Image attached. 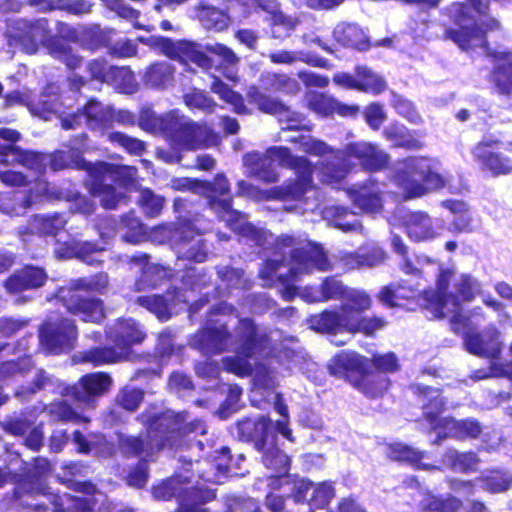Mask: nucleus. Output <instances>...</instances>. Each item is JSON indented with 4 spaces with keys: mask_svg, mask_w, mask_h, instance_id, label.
I'll use <instances>...</instances> for the list:
<instances>
[{
    "mask_svg": "<svg viewBox=\"0 0 512 512\" xmlns=\"http://www.w3.org/2000/svg\"><path fill=\"white\" fill-rule=\"evenodd\" d=\"M496 142L482 141L473 149L475 160L481 168L493 175L509 174L512 172V160L495 150Z\"/></svg>",
    "mask_w": 512,
    "mask_h": 512,
    "instance_id": "obj_24",
    "label": "nucleus"
},
{
    "mask_svg": "<svg viewBox=\"0 0 512 512\" xmlns=\"http://www.w3.org/2000/svg\"><path fill=\"white\" fill-rule=\"evenodd\" d=\"M351 198L354 204L364 212H376L382 204L378 190L374 185L362 186L358 191L352 192Z\"/></svg>",
    "mask_w": 512,
    "mask_h": 512,
    "instance_id": "obj_50",
    "label": "nucleus"
},
{
    "mask_svg": "<svg viewBox=\"0 0 512 512\" xmlns=\"http://www.w3.org/2000/svg\"><path fill=\"white\" fill-rule=\"evenodd\" d=\"M344 329L350 334L363 333L365 335H372L375 331L382 329L385 326L383 319L378 317H356L351 313L346 315V320L343 322Z\"/></svg>",
    "mask_w": 512,
    "mask_h": 512,
    "instance_id": "obj_45",
    "label": "nucleus"
},
{
    "mask_svg": "<svg viewBox=\"0 0 512 512\" xmlns=\"http://www.w3.org/2000/svg\"><path fill=\"white\" fill-rule=\"evenodd\" d=\"M64 305L70 313L79 316L85 322H99L105 317L103 304L99 299H88L72 294L65 300Z\"/></svg>",
    "mask_w": 512,
    "mask_h": 512,
    "instance_id": "obj_28",
    "label": "nucleus"
},
{
    "mask_svg": "<svg viewBox=\"0 0 512 512\" xmlns=\"http://www.w3.org/2000/svg\"><path fill=\"white\" fill-rule=\"evenodd\" d=\"M244 162L246 166L251 167L250 172L255 177L267 183L276 182L279 177L272 165L273 162L292 169L295 172L296 179L266 191H262L245 181H239L238 193L242 196L254 200H300L307 193L315 194V186L312 181V163L306 157L293 155L286 147H271L265 155L247 154L244 157Z\"/></svg>",
    "mask_w": 512,
    "mask_h": 512,
    "instance_id": "obj_2",
    "label": "nucleus"
},
{
    "mask_svg": "<svg viewBox=\"0 0 512 512\" xmlns=\"http://www.w3.org/2000/svg\"><path fill=\"white\" fill-rule=\"evenodd\" d=\"M486 5L480 0H467L453 6L456 29L448 31V36L461 49L482 47L484 31L477 27V21L485 14Z\"/></svg>",
    "mask_w": 512,
    "mask_h": 512,
    "instance_id": "obj_13",
    "label": "nucleus"
},
{
    "mask_svg": "<svg viewBox=\"0 0 512 512\" xmlns=\"http://www.w3.org/2000/svg\"><path fill=\"white\" fill-rule=\"evenodd\" d=\"M47 27L48 22L45 19L35 22L18 20L9 29V35L27 54L36 53L38 44L42 43L47 46L52 57L64 62L69 68L78 67L81 58L69 46L59 40H49Z\"/></svg>",
    "mask_w": 512,
    "mask_h": 512,
    "instance_id": "obj_9",
    "label": "nucleus"
},
{
    "mask_svg": "<svg viewBox=\"0 0 512 512\" xmlns=\"http://www.w3.org/2000/svg\"><path fill=\"white\" fill-rule=\"evenodd\" d=\"M452 272L442 270L436 280V291H425L422 306L433 318H450L451 328L455 333L465 334L464 345L471 354L497 359L502 350L501 333L495 326H488L482 333L466 331L469 318L461 314V305L456 297L447 294Z\"/></svg>",
    "mask_w": 512,
    "mask_h": 512,
    "instance_id": "obj_3",
    "label": "nucleus"
},
{
    "mask_svg": "<svg viewBox=\"0 0 512 512\" xmlns=\"http://www.w3.org/2000/svg\"><path fill=\"white\" fill-rule=\"evenodd\" d=\"M259 6L269 13V22L272 25V34L276 38H283L290 34L297 26V21L291 17L285 16L277 10V4L274 0L260 1Z\"/></svg>",
    "mask_w": 512,
    "mask_h": 512,
    "instance_id": "obj_38",
    "label": "nucleus"
},
{
    "mask_svg": "<svg viewBox=\"0 0 512 512\" xmlns=\"http://www.w3.org/2000/svg\"><path fill=\"white\" fill-rule=\"evenodd\" d=\"M385 259V252L378 247L370 250H363L356 253H350L342 257L344 268L356 269L361 267H373L382 263Z\"/></svg>",
    "mask_w": 512,
    "mask_h": 512,
    "instance_id": "obj_41",
    "label": "nucleus"
},
{
    "mask_svg": "<svg viewBox=\"0 0 512 512\" xmlns=\"http://www.w3.org/2000/svg\"><path fill=\"white\" fill-rule=\"evenodd\" d=\"M455 286H456L457 292L460 294L462 299L465 301H470L476 295L481 293L480 282L468 274L460 275L455 283Z\"/></svg>",
    "mask_w": 512,
    "mask_h": 512,
    "instance_id": "obj_62",
    "label": "nucleus"
},
{
    "mask_svg": "<svg viewBox=\"0 0 512 512\" xmlns=\"http://www.w3.org/2000/svg\"><path fill=\"white\" fill-rule=\"evenodd\" d=\"M173 69L170 64L156 63L149 67L144 76L146 85L155 88H165L172 81Z\"/></svg>",
    "mask_w": 512,
    "mask_h": 512,
    "instance_id": "obj_52",
    "label": "nucleus"
},
{
    "mask_svg": "<svg viewBox=\"0 0 512 512\" xmlns=\"http://www.w3.org/2000/svg\"><path fill=\"white\" fill-rule=\"evenodd\" d=\"M107 165L117 170L130 169L133 171V173L130 175L125 173L115 175H109V173H99L98 176L89 174L90 180L88 181L87 185L89 186L91 193L100 199L102 205L105 208L111 209L115 208L116 205L124 197V193L122 191H116L111 182L115 183L121 188H128L133 184L136 175V169L134 167L111 165L108 163Z\"/></svg>",
    "mask_w": 512,
    "mask_h": 512,
    "instance_id": "obj_15",
    "label": "nucleus"
},
{
    "mask_svg": "<svg viewBox=\"0 0 512 512\" xmlns=\"http://www.w3.org/2000/svg\"><path fill=\"white\" fill-rule=\"evenodd\" d=\"M447 182L439 173L436 160L414 157L398 163L395 183L407 199L422 196L429 189L443 188Z\"/></svg>",
    "mask_w": 512,
    "mask_h": 512,
    "instance_id": "obj_8",
    "label": "nucleus"
},
{
    "mask_svg": "<svg viewBox=\"0 0 512 512\" xmlns=\"http://www.w3.org/2000/svg\"><path fill=\"white\" fill-rule=\"evenodd\" d=\"M201 192L207 193L211 199V208L219 215V217L227 223V225L235 232L242 236L252 238L259 243L260 231L248 223L244 216L231 208L230 199H220L218 197L225 196L229 192V183L225 176L218 175L213 185L204 183Z\"/></svg>",
    "mask_w": 512,
    "mask_h": 512,
    "instance_id": "obj_14",
    "label": "nucleus"
},
{
    "mask_svg": "<svg viewBox=\"0 0 512 512\" xmlns=\"http://www.w3.org/2000/svg\"><path fill=\"white\" fill-rule=\"evenodd\" d=\"M424 409V419L431 429L437 432L438 438H476L481 433L480 424L474 420L456 421L452 418H439L443 400L437 389L426 387L421 392Z\"/></svg>",
    "mask_w": 512,
    "mask_h": 512,
    "instance_id": "obj_10",
    "label": "nucleus"
},
{
    "mask_svg": "<svg viewBox=\"0 0 512 512\" xmlns=\"http://www.w3.org/2000/svg\"><path fill=\"white\" fill-rule=\"evenodd\" d=\"M141 120L145 127L159 129L169 138L173 151H157V156L167 163L180 161L179 152L182 150H195L217 144V136L208 127L180 116L176 111L164 116H142Z\"/></svg>",
    "mask_w": 512,
    "mask_h": 512,
    "instance_id": "obj_7",
    "label": "nucleus"
},
{
    "mask_svg": "<svg viewBox=\"0 0 512 512\" xmlns=\"http://www.w3.org/2000/svg\"><path fill=\"white\" fill-rule=\"evenodd\" d=\"M288 141L298 143L299 150L312 156L323 157L327 154H333L337 163H322L319 172L320 180L327 184H334L345 178L350 169L347 157L357 158L368 169H379L388 162L386 153L367 142L351 144L347 146L345 151H340L334 150L324 141L310 135L291 138Z\"/></svg>",
    "mask_w": 512,
    "mask_h": 512,
    "instance_id": "obj_6",
    "label": "nucleus"
},
{
    "mask_svg": "<svg viewBox=\"0 0 512 512\" xmlns=\"http://www.w3.org/2000/svg\"><path fill=\"white\" fill-rule=\"evenodd\" d=\"M269 486L272 490H280L284 486L289 487V491L297 503L303 502L307 498L310 490H313V484L305 479L291 478L290 476H271L268 478Z\"/></svg>",
    "mask_w": 512,
    "mask_h": 512,
    "instance_id": "obj_42",
    "label": "nucleus"
},
{
    "mask_svg": "<svg viewBox=\"0 0 512 512\" xmlns=\"http://www.w3.org/2000/svg\"><path fill=\"white\" fill-rule=\"evenodd\" d=\"M442 204L455 214V217L449 226L451 231L462 233L471 232L473 230L472 218L468 213L467 205L464 202L449 200L444 201Z\"/></svg>",
    "mask_w": 512,
    "mask_h": 512,
    "instance_id": "obj_47",
    "label": "nucleus"
},
{
    "mask_svg": "<svg viewBox=\"0 0 512 512\" xmlns=\"http://www.w3.org/2000/svg\"><path fill=\"white\" fill-rule=\"evenodd\" d=\"M211 89L214 93L218 94L222 100L231 104L235 112L244 113L246 111L241 95L232 91L219 79H214Z\"/></svg>",
    "mask_w": 512,
    "mask_h": 512,
    "instance_id": "obj_55",
    "label": "nucleus"
},
{
    "mask_svg": "<svg viewBox=\"0 0 512 512\" xmlns=\"http://www.w3.org/2000/svg\"><path fill=\"white\" fill-rule=\"evenodd\" d=\"M108 83L125 94H132L137 90L134 74L128 67H113Z\"/></svg>",
    "mask_w": 512,
    "mask_h": 512,
    "instance_id": "obj_53",
    "label": "nucleus"
},
{
    "mask_svg": "<svg viewBox=\"0 0 512 512\" xmlns=\"http://www.w3.org/2000/svg\"><path fill=\"white\" fill-rule=\"evenodd\" d=\"M387 455L397 461H407L417 464L422 459V453L402 443H394L388 446Z\"/></svg>",
    "mask_w": 512,
    "mask_h": 512,
    "instance_id": "obj_61",
    "label": "nucleus"
},
{
    "mask_svg": "<svg viewBox=\"0 0 512 512\" xmlns=\"http://www.w3.org/2000/svg\"><path fill=\"white\" fill-rule=\"evenodd\" d=\"M323 218L328 223L344 232L361 231L362 225L360 224L357 216L348 211L344 207L330 206L326 207L323 211Z\"/></svg>",
    "mask_w": 512,
    "mask_h": 512,
    "instance_id": "obj_40",
    "label": "nucleus"
},
{
    "mask_svg": "<svg viewBox=\"0 0 512 512\" xmlns=\"http://www.w3.org/2000/svg\"><path fill=\"white\" fill-rule=\"evenodd\" d=\"M198 336L200 349L205 353H218L229 346H234L236 355L223 358V366L228 372L241 377L252 375L254 394L261 389L273 390L277 385V375L285 376V372L291 371L296 362L295 353L292 350H286L275 361L283 366L281 371H278L274 361H270L267 366L258 364L255 356L268 354L266 352L269 345L268 335L265 329L256 327L248 318L239 322L236 340L233 343L224 326L205 328Z\"/></svg>",
    "mask_w": 512,
    "mask_h": 512,
    "instance_id": "obj_1",
    "label": "nucleus"
},
{
    "mask_svg": "<svg viewBox=\"0 0 512 512\" xmlns=\"http://www.w3.org/2000/svg\"><path fill=\"white\" fill-rule=\"evenodd\" d=\"M50 164L51 168L55 171L71 167L86 170L88 174L95 176H98L99 173H109V175L124 173L130 175L131 173H133V171L130 169H113L109 167L105 162H87L79 154H74L72 151L56 152L52 156Z\"/></svg>",
    "mask_w": 512,
    "mask_h": 512,
    "instance_id": "obj_23",
    "label": "nucleus"
},
{
    "mask_svg": "<svg viewBox=\"0 0 512 512\" xmlns=\"http://www.w3.org/2000/svg\"><path fill=\"white\" fill-rule=\"evenodd\" d=\"M272 426V421L267 417L263 416L257 420L255 430L262 433V438L256 443V446L263 451V462L266 467L285 474L289 467V458L274 446V435L268 434Z\"/></svg>",
    "mask_w": 512,
    "mask_h": 512,
    "instance_id": "obj_18",
    "label": "nucleus"
},
{
    "mask_svg": "<svg viewBox=\"0 0 512 512\" xmlns=\"http://www.w3.org/2000/svg\"><path fill=\"white\" fill-rule=\"evenodd\" d=\"M484 489L491 492H503L510 488L512 477L507 472L492 471L481 478Z\"/></svg>",
    "mask_w": 512,
    "mask_h": 512,
    "instance_id": "obj_57",
    "label": "nucleus"
},
{
    "mask_svg": "<svg viewBox=\"0 0 512 512\" xmlns=\"http://www.w3.org/2000/svg\"><path fill=\"white\" fill-rule=\"evenodd\" d=\"M403 226L408 237L415 241H429L442 235L443 225L426 212H408L403 216Z\"/></svg>",
    "mask_w": 512,
    "mask_h": 512,
    "instance_id": "obj_21",
    "label": "nucleus"
},
{
    "mask_svg": "<svg viewBox=\"0 0 512 512\" xmlns=\"http://www.w3.org/2000/svg\"><path fill=\"white\" fill-rule=\"evenodd\" d=\"M391 243L393 246V249L396 253L403 256V264H402V270L406 274H417L424 272V269L426 266H436V269L438 273H441L442 270H448V268L444 269L441 266L434 263L430 258L426 256H416L415 262H413L408 256H407V247L404 244L403 240L398 235H393L391 238ZM453 273L451 269H449ZM440 275V274H438ZM439 276H437L438 278Z\"/></svg>",
    "mask_w": 512,
    "mask_h": 512,
    "instance_id": "obj_37",
    "label": "nucleus"
},
{
    "mask_svg": "<svg viewBox=\"0 0 512 512\" xmlns=\"http://www.w3.org/2000/svg\"><path fill=\"white\" fill-rule=\"evenodd\" d=\"M312 489L310 499V505L312 507H325L335 495L334 488L330 482H322L316 486L313 485Z\"/></svg>",
    "mask_w": 512,
    "mask_h": 512,
    "instance_id": "obj_64",
    "label": "nucleus"
},
{
    "mask_svg": "<svg viewBox=\"0 0 512 512\" xmlns=\"http://www.w3.org/2000/svg\"><path fill=\"white\" fill-rule=\"evenodd\" d=\"M77 330L69 319L60 322H46L40 329V343L50 353L70 350L76 340Z\"/></svg>",
    "mask_w": 512,
    "mask_h": 512,
    "instance_id": "obj_17",
    "label": "nucleus"
},
{
    "mask_svg": "<svg viewBox=\"0 0 512 512\" xmlns=\"http://www.w3.org/2000/svg\"><path fill=\"white\" fill-rule=\"evenodd\" d=\"M30 204V199H26L21 192H17L13 194V197H10L9 195L3 196L2 203L0 204V209L7 214L19 215Z\"/></svg>",
    "mask_w": 512,
    "mask_h": 512,
    "instance_id": "obj_63",
    "label": "nucleus"
},
{
    "mask_svg": "<svg viewBox=\"0 0 512 512\" xmlns=\"http://www.w3.org/2000/svg\"><path fill=\"white\" fill-rule=\"evenodd\" d=\"M133 267L138 268L142 272V278L136 283L137 288L143 289L145 286H154L157 282L167 275L163 268L156 264L149 263L145 254L133 256L131 258Z\"/></svg>",
    "mask_w": 512,
    "mask_h": 512,
    "instance_id": "obj_43",
    "label": "nucleus"
},
{
    "mask_svg": "<svg viewBox=\"0 0 512 512\" xmlns=\"http://www.w3.org/2000/svg\"><path fill=\"white\" fill-rule=\"evenodd\" d=\"M102 251V248H98L95 244L89 242H77L72 240L59 245L55 249V253L59 258H80L87 264L93 265L99 262L98 255Z\"/></svg>",
    "mask_w": 512,
    "mask_h": 512,
    "instance_id": "obj_35",
    "label": "nucleus"
},
{
    "mask_svg": "<svg viewBox=\"0 0 512 512\" xmlns=\"http://www.w3.org/2000/svg\"><path fill=\"white\" fill-rule=\"evenodd\" d=\"M107 337L116 344L118 351L111 348H95L84 353L82 361L99 366L127 359L129 346L142 342L144 333L132 319H124L109 326Z\"/></svg>",
    "mask_w": 512,
    "mask_h": 512,
    "instance_id": "obj_12",
    "label": "nucleus"
},
{
    "mask_svg": "<svg viewBox=\"0 0 512 512\" xmlns=\"http://www.w3.org/2000/svg\"><path fill=\"white\" fill-rule=\"evenodd\" d=\"M346 315L342 311L341 314L334 312H323L310 318L309 324L311 329L319 332L337 333L345 331L343 322Z\"/></svg>",
    "mask_w": 512,
    "mask_h": 512,
    "instance_id": "obj_46",
    "label": "nucleus"
},
{
    "mask_svg": "<svg viewBox=\"0 0 512 512\" xmlns=\"http://www.w3.org/2000/svg\"><path fill=\"white\" fill-rule=\"evenodd\" d=\"M369 366L370 361L368 359L359 356L355 352L342 351L330 361L329 369L334 375H342L345 372H356L359 374L360 378Z\"/></svg>",
    "mask_w": 512,
    "mask_h": 512,
    "instance_id": "obj_36",
    "label": "nucleus"
},
{
    "mask_svg": "<svg viewBox=\"0 0 512 512\" xmlns=\"http://www.w3.org/2000/svg\"><path fill=\"white\" fill-rule=\"evenodd\" d=\"M20 138L18 131L9 128H0V162H10L9 158L13 157L14 161H17L23 165L41 170L42 161L41 158L34 152L23 151L19 147L13 145Z\"/></svg>",
    "mask_w": 512,
    "mask_h": 512,
    "instance_id": "obj_22",
    "label": "nucleus"
},
{
    "mask_svg": "<svg viewBox=\"0 0 512 512\" xmlns=\"http://www.w3.org/2000/svg\"><path fill=\"white\" fill-rule=\"evenodd\" d=\"M228 453L229 450L223 448L213 461L209 459L197 461L199 478L209 483H222L228 473V463L230 461Z\"/></svg>",
    "mask_w": 512,
    "mask_h": 512,
    "instance_id": "obj_33",
    "label": "nucleus"
},
{
    "mask_svg": "<svg viewBox=\"0 0 512 512\" xmlns=\"http://www.w3.org/2000/svg\"><path fill=\"white\" fill-rule=\"evenodd\" d=\"M107 286L108 277L104 273L79 278L71 283V289L75 291H92L102 293Z\"/></svg>",
    "mask_w": 512,
    "mask_h": 512,
    "instance_id": "obj_56",
    "label": "nucleus"
},
{
    "mask_svg": "<svg viewBox=\"0 0 512 512\" xmlns=\"http://www.w3.org/2000/svg\"><path fill=\"white\" fill-rule=\"evenodd\" d=\"M306 101L308 108L320 116H329L334 113L344 117L355 116L359 111L358 106L343 104L332 96L323 93L308 92Z\"/></svg>",
    "mask_w": 512,
    "mask_h": 512,
    "instance_id": "obj_26",
    "label": "nucleus"
},
{
    "mask_svg": "<svg viewBox=\"0 0 512 512\" xmlns=\"http://www.w3.org/2000/svg\"><path fill=\"white\" fill-rule=\"evenodd\" d=\"M14 105H25L33 114L45 120H49L52 114L60 112V103L58 98L42 100L38 104L32 105L30 103L29 96L19 91H13L4 97V106L6 108Z\"/></svg>",
    "mask_w": 512,
    "mask_h": 512,
    "instance_id": "obj_31",
    "label": "nucleus"
},
{
    "mask_svg": "<svg viewBox=\"0 0 512 512\" xmlns=\"http://www.w3.org/2000/svg\"><path fill=\"white\" fill-rule=\"evenodd\" d=\"M172 226L161 227L168 237L176 238L177 250L181 258L193 260L195 262H203L206 259L207 253L203 240L200 238L199 233L194 235L195 226L192 223L183 225L180 229L173 231Z\"/></svg>",
    "mask_w": 512,
    "mask_h": 512,
    "instance_id": "obj_19",
    "label": "nucleus"
},
{
    "mask_svg": "<svg viewBox=\"0 0 512 512\" xmlns=\"http://www.w3.org/2000/svg\"><path fill=\"white\" fill-rule=\"evenodd\" d=\"M157 45L163 54L182 63L192 62L202 69L212 67V59L205 55L195 43L188 41H171L166 38L158 39Z\"/></svg>",
    "mask_w": 512,
    "mask_h": 512,
    "instance_id": "obj_20",
    "label": "nucleus"
},
{
    "mask_svg": "<svg viewBox=\"0 0 512 512\" xmlns=\"http://www.w3.org/2000/svg\"><path fill=\"white\" fill-rule=\"evenodd\" d=\"M185 418L183 415H174L166 412L152 420L147 428L146 439L125 437L120 439V446L124 453L137 455L143 459L152 457L163 447L181 449L183 446L202 450L201 441L191 443L188 434H204L206 428L200 421H194L182 426Z\"/></svg>",
    "mask_w": 512,
    "mask_h": 512,
    "instance_id": "obj_4",
    "label": "nucleus"
},
{
    "mask_svg": "<svg viewBox=\"0 0 512 512\" xmlns=\"http://www.w3.org/2000/svg\"><path fill=\"white\" fill-rule=\"evenodd\" d=\"M278 120L281 124V129L285 130H296V129H309L305 124H303L304 117L302 114L291 111L284 104H281V109H279L276 114Z\"/></svg>",
    "mask_w": 512,
    "mask_h": 512,
    "instance_id": "obj_60",
    "label": "nucleus"
},
{
    "mask_svg": "<svg viewBox=\"0 0 512 512\" xmlns=\"http://www.w3.org/2000/svg\"><path fill=\"white\" fill-rule=\"evenodd\" d=\"M153 496L158 500L177 497L178 512H206L201 505L214 499L215 494L213 490L204 487L198 481L192 483L190 477L180 473L154 486Z\"/></svg>",
    "mask_w": 512,
    "mask_h": 512,
    "instance_id": "obj_11",
    "label": "nucleus"
},
{
    "mask_svg": "<svg viewBox=\"0 0 512 512\" xmlns=\"http://www.w3.org/2000/svg\"><path fill=\"white\" fill-rule=\"evenodd\" d=\"M111 385V377L104 372L86 374L72 388V395L77 401L88 403L91 397L101 396L109 391Z\"/></svg>",
    "mask_w": 512,
    "mask_h": 512,
    "instance_id": "obj_27",
    "label": "nucleus"
},
{
    "mask_svg": "<svg viewBox=\"0 0 512 512\" xmlns=\"http://www.w3.org/2000/svg\"><path fill=\"white\" fill-rule=\"evenodd\" d=\"M201 21L208 29L221 31L230 24V18L227 14L217 8H207L201 12Z\"/></svg>",
    "mask_w": 512,
    "mask_h": 512,
    "instance_id": "obj_59",
    "label": "nucleus"
},
{
    "mask_svg": "<svg viewBox=\"0 0 512 512\" xmlns=\"http://www.w3.org/2000/svg\"><path fill=\"white\" fill-rule=\"evenodd\" d=\"M354 385L367 397L376 398L388 389L389 379L381 373H373L367 369Z\"/></svg>",
    "mask_w": 512,
    "mask_h": 512,
    "instance_id": "obj_44",
    "label": "nucleus"
},
{
    "mask_svg": "<svg viewBox=\"0 0 512 512\" xmlns=\"http://www.w3.org/2000/svg\"><path fill=\"white\" fill-rule=\"evenodd\" d=\"M479 461L473 452L459 453L456 450H448L443 457L446 466L460 472L474 471Z\"/></svg>",
    "mask_w": 512,
    "mask_h": 512,
    "instance_id": "obj_51",
    "label": "nucleus"
},
{
    "mask_svg": "<svg viewBox=\"0 0 512 512\" xmlns=\"http://www.w3.org/2000/svg\"><path fill=\"white\" fill-rule=\"evenodd\" d=\"M270 60L275 64H292L296 61H301L306 64L324 68L327 66V60L318 56L310 55L304 52H292L287 50H280L273 52L269 55Z\"/></svg>",
    "mask_w": 512,
    "mask_h": 512,
    "instance_id": "obj_48",
    "label": "nucleus"
},
{
    "mask_svg": "<svg viewBox=\"0 0 512 512\" xmlns=\"http://www.w3.org/2000/svg\"><path fill=\"white\" fill-rule=\"evenodd\" d=\"M343 301L342 311L345 315L351 313L358 317L371 307V298L363 290L348 289Z\"/></svg>",
    "mask_w": 512,
    "mask_h": 512,
    "instance_id": "obj_49",
    "label": "nucleus"
},
{
    "mask_svg": "<svg viewBox=\"0 0 512 512\" xmlns=\"http://www.w3.org/2000/svg\"><path fill=\"white\" fill-rule=\"evenodd\" d=\"M348 291L341 281L335 278H327L320 288H304L299 295L303 300L309 303L323 302L330 299L344 300L345 294Z\"/></svg>",
    "mask_w": 512,
    "mask_h": 512,
    "instance_id": "obj_34",
    "label": "nucleus"
},
{
    "mask_svg": "<svg viewBox=\"0 0 512 512\" xmlns=\"http://www.w3.org/2000/svg\"><path fill=\"white\" fill-rule=\"evenodd\" d=\"M355 74L360 81V84L369 86L367 88H359V91L371 92L379 94L384 91L386 84L385 81L379 75L364 66H357Z\"/></svg>",
    "mask_w": 512,
    "mask_h": 512,
    "instance_id": "obj_54",
    "label": "nucleus"
},
{
    "mask_svg": "<svg viewBox=\"0 0 512 512\" xmlns=\"http://www.w3.org/2000/svg\"><path fill=\"white\" fill-rule=\"evenodd\" d=\"M40 497L41 500L33 499L31 496L25 500L27 512H45L48 505H52L53 512H74L82 509V501L68 494L42 492Z\"/></svg>",
    "mask_w": 512,
    "mask_h": 512,
    "instance_id": "obj_25",
    "label": "nucleus"
},
{
    "mask_svg": "<svg viewBox=\"0 0 512 512\" xmlns=\"http://www.w3.org/2000/svg\"><path fill=\"white\" fill-rule=\"evenodd\" d=\"M331 264L318 245L297 241L290 236L277 239L275 251L260 271L263 279L289 282L314 270L326 271Z\"/></svg>",
    "mask_w": 512,
    "mask_h": 512,
    "instance_id": "obj_5",
    "label": "nucleus"
},
{
    "mask_svg": "<svg viewBox=\"0 0 512 512\" xmlns=\"http://www.w3.org/2000/svg\"><path fill=\"white\" fill-rule=\"evenodd\" d=\"M249 102L255 104L259 110L264 113L275 115L276 112L281 109V102L264 95L256 87H251L248 91Z\"/></svg>",
    "mask_w": 512,
    "mask_h": 512,
    "instance_id": "obj_58",
    "label": "nucleus"
},
{
    "mask_svg": "<svg viewBox=\"0 0 512 512\" xmlns=\"http://www.w3.org/2000/svg\"><path fill=\"white\" fill-rule=\"evenodd\" d=\"M45 279L46 274L42 269L25 267L6 281V287L11 292H19L24 289L40 287L44 284Z\"/></svg>",
    "mask_w": 512,
    "mask_h": 512,
    "instance_id": "obj_39",
    "label": "nucleus"
},
{
    "mask_svg": "<svg viewBox=\"0 0 512 512\" xmlns=\"http://www.w3.org/2000/svg\"><path fill=\"white\" fill-rule=\"evenodd\" d=\"M60 107L62 103L59 101ZM65 112L60 109L56 113L61 120V127L65 130L74 129L79 126L82 118L86 120V124L93 130H103L109 128L113 123L114 111L109 106H103L101 103L90 100L80 114L63 116Z\"/></svg>",
    "mask_w": 512,
    "mask_h": 512,
    "instance_id": "obj_16",
    "label": "nucleus"
},
{
    "mask_svg": "<svg viewBox=\"0 0 512 512\" xmlns=\"http://www.w3.org/2000/svg\"><path fill=\"white\" fill-rule=\"evenodd\" d=\"M333 38L344 47L358 50L369 48V38L366 32L355 23H338L333 30Z\"/></svg>",
    "mask_w": 512,
    "mask_h": 512,
    "instance_id": "obj_32",
    "label": "nucleus"
},
{
    "mask_svg": "<svg viewBox=\"0 0 512 512\" xmlns=\"http://www.w3.org/2000/svg\"><path fill=\"white\" fill-rule=\"evenodd\" d=\"M138 302L154 313L160 320H167L173 312H177L176 305L178 303H187L188 298L181 292L174 291L173 293H168L166 298L153 295L140 297Z\"/></svg>",
    "mask_w": 512,
    "mask_h": 512,
    "instance_id": "obj_30",
    "label": "nucleus"
},
{
    "mask_svg": "<svg viewBox=\"0 0 512 512\" xmlns=\"http://www.w3.org/2000/svg\"><path fill=\"white\" fill-rule=\"evenodd\" d=\"M495 60L492 75L495 88L499 94L512 96V53L504 50L491 52Z\"/></svg>",
    "mask_w": 512,
    "mask_h": 512,
    "instance_id": "obj_29",
    "label": "nucleus"
}]
</instances>
